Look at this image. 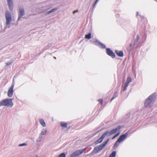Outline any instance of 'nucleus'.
I'll use <instances>...</instances> for the list:
<instances>
[{
    "mask_svg": "<svg viewBox=\"0 0 157 157\" xmlns=\"http://www.w3.org/2000/svg\"><path fill=\"white\" fill-rule=\"evenodd\" d=\"M58 8H56L51 9L50 10L47 11L45 13L46 15L49 14L51 13H53L56 11L58 9Z\"/></svg>",
    "mask_w": 157,
    "mask_h": 157,
    "instance_id": "obj_15",
    "label": "nucleus"
},
{
    "mask_svg": "<svg viewBox=\"0 0 157 157\" xmlns=\"http://www.w3.org/2000/svg\"><path fill=\"white\" fill-rule=\"evenodd\" d=\"M154 102V101L152 97L151 96H149L144 102V105L146 107H150L151 104L153 103Z\"/></svg>",
    "mask_w": 157,
    "mask_h": 157,
    "instance_id": "obj_4",
    "label": "nucleus"
},
{
    "mask_svg": "<svg viewBox=\"0 0 157 157\" xmlns=\"http://www.w3.org/2000/svg\"><path fill=\"white\" fill-rule=\"evenodd\" d=\"M82 153V151L81 150H78L74 153L71 155V157H73L74 156H78Z\"/></svg>",
    "mask_w": 157,
    "mask_h": 157,
    "instance_id": "obj_11",
    "label": "nucleus"
},
{
    "mask_svg": "<svg viewBox=\"0 0 157 157\" xmlns=\"http://www.w3.org/2000/svg\"><path fill=\"white\" fill-rule=\"evenodd\" d=\"M100 151V150L98 149V146L96 147L94 149L93 151L94 153H97L98 151Z\"/></svg>",
    "mask_w": 157,
    "mask_h": 157,
    "instance_id": "obj_22",
    "label": "nucleus"
},
{
    "mask_svg": "<svg viewBox=\"0 0 157 157\" xmlns=\"http://www.w3.org/2000/svg\"><path fill=\"white\" fill-rule=\"evenodd\" d=\"M39 122L40 124L44 127L46 126V124L44 120L42 119H40L39 120Z\"/></svg>",
    "mask_w": 157,
    "mask_h": 157,
    "instance_id": "obj_16",
    "label": "nucleus"
},
{
    "mask_svg": "<svg viewBox=\"0 0 157 157\" xmlns=\"http://www.w3.org/2000/svg\"><path fill=\"white\" fill-rule=\"evenodd\" d=\"M12 63V62H9L6 63V65H9Z\"/></svg>",
    "mask_w": 157,
    "mask_h": 157,
    "instance_id": "obj_28",
    "label": "nucleus"
},
{
    "mask_svg": "<svg viewBox=\"0 0 157 157\" xmlns=\"http://www.w3.org/2000/svg\"><path fill=\"white\" fill-rule=\"evenodd\" d=\"M115 52L117 55L120 57L123 56V53L122 51L116 50Z\"/></svg>",
    "mask_w": 157,
    "mask_h": 157,
    "instance_id": "obj_13",
    "label": "nucleus"
},
{
    "mask_svg": "<svg viewBox=\"0 0 157 157\" xmlns=\"http://www.w3.org/2000/svg\"><path fill=\"white\" fill-rule=\"evenodd\" d=\"M60 125L61 127L63 128H67V124L66 123L61 122L60 123Z\"/></svg>",
    "mask_w": 157,
    "mask_h": 157,
    "instance_id": "obj_17",
    "label": "nucleus"
},
{
    "mask_svg": "<svg viewBox=\"0 0 157 157\" xmlns=\"http://www.w3.org/2000/svg\"><path fill=\"white\" fill-rule=\"evenodd\" d=\"M13 104L12 100L9 98L3 99L0 102V106H1L11 107Z\"/></svg>",
    "mask_w": 157,
    "mask_h": 157,
    "instance_id": "obj_3",
    "label": "nucleus"
},
{
    "mask_svg": "<svg viewBox=\"0 0 157 157\" xmlns=\"http://www.w3.org/2000/svg\"><path fill=\"white\" fill-rule=\"evenodd\" d=\"M121 128V126H118L116 128L114 129L111 130L110 131H106L105 132L106 136H109L112 134L117 133L112 138V139H113L117 136H118L120 134V130Z\"/></svg>",
    "mask_w": 157,
    "mask_h": 157,
    "instance_id": "obj_1",
    "label": "nucleus"
},
{
    "mask_svg": "<svg viewBox=\"0 0 157 157\" xmlns=\"http://www.w3.org/2000/svg\"><path fill=\"white\" fill-rule=\"evenodd\" d=\"M106 135L105 133H104L100 138L98 139L97 141H96V143L97 144L101 142L104 139V138L106 136Z\"/></svg>",
    "mask_w": 157,
    "mask_h": 157,
    "instance_id": "obj_12",
    "label": "nucleus"
},
{
    "mask_svg": "<svg viewBox=\"0 0 157 157\" xmlns=\"http://www.w3.org/2000/svg\"><path fill=\"white\" fill-rule=\"evenodd\" d=\"M120 142H119L118 141H117V140L116 142L114 144V148H116L119 144V143Z\"/></svg>",
    "mask_w": 157,
    "mask_h": 157,
    "instance_id": "obj_21",
    "label": "nucleus"
},
{
    "mask_svg": "<svg viewBox=\"0 0 157 157\" xmlns=\"http://www.w3.org/2000/svg\"><path fill=\"white\" fill-rule=\"evenodd\" d=\"M5 17L6 19V26L10 25L12 21L11 13L9 11L7 10L5 13Z\"/></svg>",
    "mask_w": 157,
    "mask_h": 157,
    "instance_id": "obj_2",
    "label": "nucleus"
},
{
    "mask_svg": "<svg viewBox=\"0 0 157 157\" xmlns=\"http://www.w3.org/2000/svg\"><path fill=\"white\" fill-rule=\"evenodd\" d=\"M27 145L25 144V143H24V144H20L19 145V146H25V145Z\"/></svg>",
    "mask_w": 157,
    "mask_h": 157,
    "instance_id": "obj_29",
    "label": "nucleus"
},
{
    "mask_svg": "<svg viewBox=\"0 0 157 157\" xmlns=\"http://www.w3.org/2000/svg\"><path fill=\"white\" fill-rule=\"evenodd\" d=\"M96 44L101 48H105V46L104 45L100 42L99 41H97L96 42Z\"/></svg>",
    "mask_w": 157,
    "mask_h": 157,
    "instance_id": "obj_14",
    "label": "nucleus"
},
{
    "mask_svg": "<svg viewBox=\"0 0 157 157\" xmlns=\"http://www.w3.org/2000/svg\"><path fill=\"white\" fill-rule=\"evenodd\" d=\"M118 96L117 95V92H115L113 95V97L112 98V99L111 100V101L114 98H115L116 97H117Z\"/></svg>",
    "mask_w": 157,
    "mask_h": 157,
    "instance_id": "obj_24",
    "label": "nucleus"
},
{
    "mask_svg": "<svg viewBox=\"0 0 157 157\" xmlns=\"http://www.w3.org/2000/svg\"><path fill=\"white\" fill-rule=\"evenodd\" d=\"M87 148V147H86L84 149H81L82 151V152L86 149Z\"/></svg>",
    "mask_w": 157,
    "mask_h": 157,
    "instance_id": "obj_30",
    "label": "nucleus"
},
{
    "mask_svg": "<svg viewBox=\"0 0 157 157\" xmlns=\"http://www.w3.org/2000/svg\"><path fill=\"white\" fill-rule=\"evenodd\" d=\"M54 58L55 59H56V57H54Z\"/></svg>",
    "mask_w": 157,
    "mask_h": 157,
    "instance_id": "obj_33",
    "label": "nucleus"
},
{
    "mask_svg": "<svg viewBox=\"0 0 157 157\" xmlns=\"http://www.w3.org/2000/svg\"><path fill=\"white\" fill-rule=\"evenodd\" d=\"M109 140V139H107L105 141L103 142L99 146H97L100 151L102 150L105 146L107 144Z\"/></svg>",
    "mask_w": 157,
    "mask_h": 157,
    "instance_id": "obj_10",
    "label": "nucleus"
},
{
    "mask_svg": "<svg viewBox=\"0 0 157 157\" xmlns=\"http://www.w3.org/2000/svg\"><path fill=\"white\" fill-rule=\"evenodd\" d=\"M75 12V11H74V12H73V13H74Z\"/></svg>",
    "mask_w": 157,
    "mask_h": 157,
    "instance_id": "obj_32",
    "label": "nucleus"
},
{
    "mask_svg": "<svg viewBox=\"0 0 157 157\" xmlns=\"http://www.w3.org/2000/svg\"><path fill=\"white\" fill-rule=\"evenodd\" d=\"M66 155L64 153L60 154L58 156V157H65Z\"/></svg>",
    "mask_w": 157,
    "mask_h": 157,
    "instance_id": "obj_26",
    "label": "nucleus"
},
{
    "mask_svg": "<svg viewBox=\"0 0 157 157\" xmlns=\"http://www.w3.org/2000/svg\"><path fill=\"white\" fill-rule=\"evenodd\" d=\"M106 53L109 56H111L112 58L115 57V55L114 53L109 48L106 49Z\"/></svg>",
    "mask_w": 157,
    "mask_h": 157,
    "instance_id": "obj_9",
    "label": "nucleus"
},
{
    "mask_svg": "<svg viewBox=\"0 0 157 157\" xmlns=\"http://www.w3.org/2000/svg\"><path fill=\"white\" fill-rule=\"evenodd\" d=\"M98 101L99 102V103L101 105L103 104V100L101 99H100L98 100Z\"/></svg>",
    "mask_w": 157,
    "mask_h": 157,
    "instance_id": "obj_27",
    "label": "nucleus"
},
{
    "mask_svg": "<svg viewBox=\"0 0 157 157\" xmlns=\"http://www.w3.org/2000/svg\"><path fill=\"white\" fill-rule=\"evenodd\" d=\"M116 155V152L115 151H114L109 155V157H115Z\"/></svg>",
    "mask_w": 157,
    "mask_h": 157,
    "instance_id": "obj_20",
    "label": "nucleus"
},
{
    "mask_svg": "<svg viewBox=\"0 0 157 157\" xmlns=\"http://www.w3.org/2000/svg\"><path fill=\"white\" fill-rule=\"evenodd\" d=\"M129 84V83L127 82H126L125 83L123 89V91H124L126 90V88L128 86Z\"/></svg>",
    "mask_w": 157,
    "mask_h": 157,
    "instance_id": "obj_25",
    "label": "nucleus"
},
{
    "mask_svg": "<svg viewBox=\"0 0 157 157\" xmlns=\"http://www.w3.org/2000/svg\"><path fill=\"white\" fill-rule=\"evenodd\" d=\"M47 132V131L45 129H43L40 133V134L41 135H46Z\"/></svg>",
    "mask_w": 157,
    "mask_h": 157,
    "instance_id": "obj_18",
    "label": "nucleus"
},
{
    "mask_svg": "<svg viewBox=\"0 0 157 157\" xmlns=\"http://www.w3.org/2000/svg\"><path fill=\"white\" fill-rule=\"evenodd\" d=\"M91 34L90 33L88 34H86L85 36V38L86 39H89L91 37Z\"/></svg>",
    "mask_w": 157,
    "mask_h": 157,
    "instance_id": "obj_19",
    "label": "nucleus"
},
{
    "mask_svg": "<svg viewBox=\"0 0 157 157\" xmlns=\"http://www.w3.org/2000/svg\"><path fill=\"white\" fill-rule=\"evenodd\" d=\"M14 86V84H13L8 90L7 94L8 96L9 97H11L13 95V89Z\"/></svg>",
    "mask_w": 157,
    "mask_h": 157,
    "instance_id": "obj_6",
    "label": "nucleus"
},
{
    "mask_svg": "<svg viewBox=\"0 0 157 157\" xmlns=\"http://www.w3.org/2000/svg\"><path fill=\"white\" fill-rule=\"evenodd\" d=\"M7 3L10 11H12L13 8V4L12 0H6Z\"/></svg>",
    "mask_w": 157,
    "mask_h": 157,
    "instance_id": "obj_7",
    "label": "nucleus"
},
{
    "mask_svg": "<svg viewBox=\"0 0 157 157\" xmlns=\"http://www.w3.org/2000/svg\"><path fill=\"white\" fill-rule=\"evenodd\" d=\"M25 13L24 9L23 7H20L19 9V13L18 15L17 20H19L23 16L25 15Z\"/></svg>",
    "mask_w": 157,
    "mask_h": 157,
    "instance_id": "obj_5",
    "label": "nucleus"
},
{
    "mask_svg": "<svg viewBox=\"0 0 157 157\" xmlns=\"http://www.w3.org/2000/svg\"><path fill=\"white\" fill-rule=\"evenodd\" d=\"M132 80L131 78L130 77H128L127 78L126 82L129 83L132 82Z\"/></svg>",
    "mask_w": 157,
    "mask_h": 157,
    "instance_id": "obj_23",
    "label": "nucleus"
},
{
    "mask_svg": "<svg viewBox=\"0 0 157 157\" xmlns=\"http://www.w3.org/2000/svg\"><path fill=\"white\" fill-rule=\"evenodd\" d=\"M128 135L127 132L125 133L124 134L121 135L120 137L117 139V141L119 142H121L124 140L127 137Z\"/></svg>",
    "mask_w": 157,
    "mask_h": 157,
    "instance_id": "obj_8",
    "label": "nucleus"
},
{
    "mask_svg": "<svg viewBox=\"0 0 157 157\" xmlns=\"http://www.w3.org/2000/svg\"><path fill=\"white\" fill-rule=\"evenodd\" d=\"M98 1V0H96V1L95 2L94 4H96L97 3Z\"/></svg>",
    "mask_w": 157,
    "mask_h": 157,
    "instance_id": "obj_31",
    "label": "nucleus"
}]
</instances>
